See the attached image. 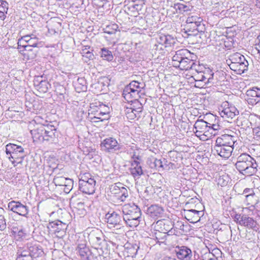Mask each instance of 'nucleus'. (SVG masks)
Here are the masks:
<instances>
[{
	"label": "nucleus",
	"instance_id": "obj_1",
	"mask_svg": "<svg viewBox=\"0 0 260 260\" xmlns=\"http://www.w3.org/2000/svg\"><path fill=\"white\" fill-rule=\"evenodd\" d=\"M123 219L130 227L137 226L140 223L141 216L140 209L134 203L126 204L122 207Z\"/></svg>",
	"mask_w": 260,
	"mask_h": 260
},
{
	"label": "nucleus",
	"instance_id": "obj_2",
	"mask_svg": "<svg viewBox=\"0 0 260 260\" xmlns=\"http://www.w3.org/2000/svg\"><path fill=\"white\" fill-rule=\"evenodd\" d=\"M235 166L240 173L250 176L255 172L257 165L249 155L242 153L237 157Z\"/></svg>",
	"mask_w": 260,
	"mask_h": 260
},
{
	"label": "nucleus",
	"instance_id": "obj_3",
	"mask_svg": "<svg viewBox=\"0 0 260 260\" xmlns=\"http://www.w3.org/2000/svg\"><path fill=\"white\" fill-rule=\"evenodd\" d=\"M95 184L94 179L89 174H85L79 179V188L84 193L91 194L95 191Z\"/></svg>",
	"mask_w": 260,
	"mask_h": 260
},
{
	"label": "nucleus",
	"instance_id": "obj_4",
	"mask_svg": "<svg viewBox=\"0 0 260 260\" xmlns=\"http://www.w3.org/2000/svg\"><path fill=\"white\" fill-rule=\"evenodd\" d=\"M102 150L111 153H118L122 151L123 146L112 137L104 139L101 143Z\"/></svg>",
	"mask_w": 260,
	"mask_h": 260
},
{
	"label": "nucleus",
	"instance_id": "obj_5",
	"mask_svg": "<svg viewBox=\"0 0 260 260\" xmlns=\"http://www.w3.org/2000/svg\"><path fill=\"white\" fill-rule=\"evenodd\" d=\"M220 116L224 119H233L239 114V111L236 107L228 102H223L219 109Z\"/></svg>",
	"mask_w": 260,
	"mask_h": 260
},
{
	"label": "nucleus",
	"instance_id": "obj_6",
	"mask_svg": "<svg viewBox=\"0 0 260 260\" xmlns=\"http://www.w3.org/2000/svg\"><path fill=\"white\" fill-rule=\"evenodd\" d=\"M88 239L92 246H102L105 243L103 233L99 229H94L90 232Z\"/></svg>",
	"mask_w": 260,
	"mask_h": 260
},
{
	"label": "nucleus",
	"instance_id": "obj_7",
	"mask_svg": "<svg viewBox=\"0 0 260 260\" xmlns=\"http://www.w3.org/2000/svg\"><path fill=\"white\" fill-rule=\"evenodd\" d=\"M237 141V137L236 135L224 134L216 139L215 144L220 146L221 145H228L234 147V145Z\"/></svg>",
	"mask_w": 260,
	"mask_h": 260
},
{
	"label": "nucleus",
	"instance_id": "obj_8",
	"mask_svg": "<svg viewBox=\"0 0 260 260\" xmlns=\"http://www.w3.org/2000/svg\"><path fill=\"white\" fill-rule=\"evenodd\" d=\"M246 100L251 105H256L260 102V89L254 87L248 89L246 92Z\"/></svg>",
	"mask_w": 260,
	"mask_h": 260
},
{
	"label": "nucleus",
	"instance_id": "obj_9",
	"mask_svg": "<svg viewBox=\"0 0 260 260\" xmlns=\"http://www.w3.org/2000/svg\"><path fill=\"white\" fill-rule=\"evenodd\" d=\"M105 216L109 228L111 229L121 225L122 221L121 216L116 212L113 211L111 213L108 212Z\"/></svg>",
	"mask_w": 260,
	"mask_h": 260
},
{
	"label": "nucleus",
	"instance_id": "obj_10",
	"mask_svg": "<svg viewBox=\"0 0 260 260\" xmlns=\"http://www.w3.org/2000/svg\"><path fill=\"white\" fill-rule=\"evenodd\" d=\"M234 147L230 146L219 145L215 144L214 150L216 153L222 157L228 158L230 157L233 151Z\"/></svg>",
	"mask_w": 260,
	"mask_h": 260
},
{
	"label": "nucleus",
	"instance_id": "obj_11",
	"mask_svg": "<svg viewBox=\"0 0 260 260\" xmlns=\"http://www.w3.org/2000/svg\"><path fill=\"white\" fill-rule=\"evenodd\" d=\"M8 209L12 212V214H10V220L8 222V225L11 228L12 233L15 235L16 231L15 230L16 229V223L15 222V219H14L15 214L16 213V202L15 201H11L8 204Z\"/></svg>",
	"mask_w": 260,
	"mask_h": 260
},
{
	"label": "nucleus",
	"instance_id": "obj_12",
	"mask_svg": "<svg viewBox=\"0 0 260 260\" xmlns=\"http://www.w3.org/2000/svg\"><path fill=\"white\" fill-rule=\"evenodd\" d=\"M202 211L194 209L184 210L185 218L190 223H194L200 221Z\"/></svg>",
	"mask_w": 260,
	"mask_h": 260
},
{
	"label": "nucleus",
	"instance_id": "obj_13",
	"mask_svg": "<svg viewBox=\"0 0 260 260\" xmlns=\"http://www.w3.org/2000/svg\"><path fill=\"white\" fill-rule=\"evenodd\" d=\"M201 24L196 23H186V33H187L188 36H197L199 35L200 37L201 38V36L205 35L204 31L200 29Z\"/></svg>",
	"mask_w": 260,
	"mask_h": 260
},
{
	"label": "nucleus",
	"instance_id": "obj_14",
	"mask_svg": "<svg viewBox=\"0 0 260 260\" xmlns=\"http://www.w3.org/2000/svg\"><path fill=\"white\" fill-rule=\"evenodd\" d=\"M175 251L177 257L181 260H190L192 257L191 250L186 246L176 247Z\"/></svg>",
	"mask_w": 260,
	"mask_h": 260
},
{
	"label": "nucleus",
	"instance_id": "obj_15",
	"mask_svg": "<svg viewBox=\"0 0 260 260\" xmlns=\"http://www.w3.org/2000/svg\"><path fill=\"white\" fill-rule=\"evenodd\" d=\"M191 56L190 52L187 49H180L177 51L172 57V64L177 68L184 56Z\"/></svg>",
	"mask_w": 260,
	"mask_h": 260
},
{
	"label": "nucleus",
	"instance_id": "obj_16",
	"mask_svg": "<svg viewBox=\"0 0 260 260\" xmlns=\"http://www.w3.org/2000/svg\"><path fill=\"white\" fill-rule=\"evenodd\" d=\"M96 107L99 108V110H101L103 112V116L104 117H102V120H108L109 118V113H110V108L109 107L104 105L102 103H101L100 102H95V103H92L90 104V109L89 110L90 111L91 114H93L94 112L93 107Z\"/></svg>",
	"mask_w": 260,
	"mask_h": 260
},
{
	"label": "nucleus",
	"instance_id": "obj_17",
	"mask_svg": "<svg viewBox=\"0 0 260 260\" xmlns=\"http://www.w3.org/2000/svg\"><path fill=\"white\" fill-rule=\"evenodd\" d=\"M196 65L194 62V59L191 56H184L180 62V65L177 68L182 70H188L193 69Z\"/></svg>",
	"mask_w": 260,
	"mask_h": 260
},
{
	"label": "nucleus",
	"instance_id": "obj_18",
	"mask_svg": "<svg viewBox=\"0 0 260 260\" xmlns=\"http://www.w3.org/2000/svg\"><path fill=\"white\" fill-rule=\"evenodd\" d=\"M46 126L41 125L39 127L30 131L34 141L44 142V135L45 134Z\"/></svg>",
	"mask_w": 260,
	"mask_h": 260
},
{
	"label": "nucleus",
	"instance_id": "obj_19",
	"mask_svg": "<svg viewBox=\"0 0 260 260\" xmlns=\"http://www.w3.org/2000/svg\"><path fill=\"white\" fill-rule=\"evenodd\" d=\"M29 238L28 233L24 229L19 230L17 233V242L22 243L23 247H20L19 249L26 250L27 247L25 246L26 242Z\"/></svg>",
	"mask_w": 260,
	"mask_h": 260
},
{
	"label": "nucleus",
	"instance_id": "obj_20",
	"mask_svg": "<svg viewBox=\"0 0 260 260\" xmlns=\"http://www.w3.org/2000/svg\"><path fill=\"white\" fill-rule=\"evenodd\" d=\"M163 212V208L157 205H152L147 210V214L152 218L160 217Z\"/></svg>",
	"mask_w": 260,
	"mask_h": 260
},
{
	"label": "nucleus",
	"instance_id": "obj_21",
	"mask_svg": "<svg viewBox=\"0 0 260 260\" xmlns=\"http://www.w3.org/2000/svg\"><path fill=\"white\" fill-rule=\"evenodd\" d=\"M16 145L15 144L11 143L7 144L6 146V152L7 157L12 163L14 164V166H15L14 164L15 162V159L16 158Z\"/></svg>",
	"mask_w": 260,
	"mask_h": 260
},
{
	"label": "nucleus",
	"instance_id": "obj_22",
	"mask_svg": "<svg viewBox=\"0 0 260 260\" xmlns=\"http://www.w3.org/2000/svg\"><path fill=\"white\" fill-rule=\"evenodd\" d=\"M140 90L138 89H131L127 92H125V90L123 91V96L127 102H133V100H137L140 97L139 92Z\"/></svg>",
	"mask_w": 260,
	"mask_h": 260
},
{
	"label": "nucleus",
	"instance_id": "obj_23",
	"mask_svg": "<svg viewBox=\"0 0 260 260\" xmlns=\"http://www.w3.org/2000/svg\"><path fill=\"white\" fill-rule=\"evenodd\" d=\"M131 168L130 169L131 174L134 178H139L143 173L142 167L140 162L137 160H134L131 165Z\"/></svg>",
	"mask_w": 260,
	"mask_h": 260
},
{
	"label": "nucleus",
	"instance_id": "obj_24",
	"mask_svg": "<svg viewBox=\"0 0 260 260\" xmlns=\"http://www.w3.org/2000/svg\"><path fill=\"white\" fill-rule=\"evenodd\" d=\"M76 250L83 260H89V254L91 252L84 243L78 244Z\"/></svg>",
	"mask_w": 260,
	"mask_h": 260
},
{
	"label": "nucleus",
	"instance_id": "obj_25",
	"mask_svg": "<svg viewBox=\"0 0 260 260\" xmlns=\"http://www.w3.org/2000/svg\"><path fill=\"white\" fill-rule=\"evenodd\" d=\"M194 128L196 129V136H198V134H200L202 133H206V129L208 128V122L200 119L196 121L194 124Z\"/></svg>",
	"mask_w": 260,
	"mask_h": 260
},
{
	"label": "nucleus",
	"instance_id": "obj_26",
	"mask_svg": "<svg viewBox=\"0 0 260 260\" xmlns=\"http://www.w3.org/2000/svg\"><path fill=\"white\" fill-rule=\"evenodd\" d=\"M240 225L249 229H254L256 228V221L250 217H247L246 215H243V218L240 221Z\"/></svg>",
	"mask_w": 260,
	"mask_h": 260
},
{
	"label": "nucleus",
	"instance_id": "obj_27",
	"mask_svg": "<svg viewBox=\"0 0 260 260\" xmlns=\"http://www.w3.org/2000/svg\"><path fill=\"white\" fill-rule=\"evenodd\" d=\"M67 226L65 223L59 220L49 222L47 225V228L48 229H54V230L53 231L55 233H58L61 231H64V230H66Z\"/></svg>",
	"mask_w": 260,
	"mask_h": 260
},
{
	"label": "nucleus",
	"instance_id": "obj_28",
	"mask_svg": "<svg viewBox=\"0 0 260 260\" xmlns=\"http://www.w3.org/2000/svg\"><path fill=\"white\" fill-rule=\"evenodd\" d=\"M230 68L232 70L238 72L239 74L244 73L248 70V62L246 60L241 63L239 64H230Z\"/></svg>",
	"mask_w": 260,
	"mask_h": 260
},
{
	"label": "nucleus",
	"instance_id": "obj_29",
	"mask_svg": "<svg viewBox=\"0 0 260 260\" xmlns=\"http://www.w3.org/2000/svg\"><path fill=\"white\" fill-rule=\"evenodd\" d=\"M55 130L53 125L46 126L45 134L44 135V141L52 142L54 140L55 138Z\"/></svg>",
	"mask_w": 260,
	"mask_h": 260
},
{
	"label": "nucleus",
	"instance_id": "obj_30",
	"mask_svg": "<svg viewBox=\"0 0 260 260\" xmlns=\"http://www.w3.org/2000/svg\"><path fill=\"white\" fill-rule=\"evenodd\" d=\"M93 248L91 253H92L96 257L98 256H103L106 258L109 254V250L107 248L104 250L102 246H92Z\"/></svg>",
	"mask_w": 260,
	"mask_h": 260
},
{
	"label": "nucleus",
	"instance_id": "obj_31",
	"mask_svg": "<svg viewBox=\"0 0 260 260\" xmlns=\"http://www.w3.org/2000/svg\"><path fill=\"white\" fill-rule=\"evenodd\" d=\"M174 8L179 13H183L185 12L191 11L193 7L189 3H178L174 5Z\"/></svg>",
	"mask_w": 260,
	"mask_h": 260
},
{
	"label": "nucleus",
	"instance_id": "obj_32",
	"mask_svg": "<svg viewBox=\"0 0 260 260\" xmlns=\"http://www.w3.org/2000/svg\"><path fill=\"white\" fill-rule=\"evenodd\" d=\"M229 60L230 64H239L246 61L245 57L239 53H234L230 55Z\"/></svg>",
	"mask_w": 260,
	"mask_h": 260
},
{
	"label": "nucleus",
	"instance_id": "obj_33",
	"mask_svg": "<svg viewBox=\"0 0 260 260\" xmlns=\"http://www.w3.org/2000/svg\"><path fill=\"white\" fill-rule=\"evenodd\" d=\"M158 225H163L164 228L161 229V231L164 233H167L170 231V230L172 229V222L169 220H159L157 222Z\"/></svg>",
	"mask_w": 260,
	"mask_h": 260
},
{
	"label": "nucleus",
	"instance_id": "obj_34",
	"mask_svg": "<svg viewBox=\"0 0 260 260\" xmlns=\"http://www.w3.org/2000/svg\"><path fill=\"white\" fill-rule=\"evenodd\" d=\"M101 56L103 59L108 61H110L113 59V56L111 51L106 48H103L101 49Z\"/></svg>",
	"mask_w": 260,
	"mask_h": 260
},
{
	"label": "nucleus",
	"instance_id": "obj_35",
	"mask_svg": "<svg viewBox=\"0 0 260 260\" xmlns=\"http://www.w3.org/2000/svg\"><path fill=\"white\" fill-rule=\"evenodd\" d=\"M28 213V210L26 206L22 205L21 203L17 202V214L26 217ZM25 221H27V218H25Z\"/></svg>",
	"mask_w": 260,
	"mask_h": 260
},
{
	"label": "nucleus",
	"instance_id": "obj_36",
	"mask_svg": "<svg viewBox=\"0 0 260 260\" xmlns=\"http://www.w3.org/2000/svg\"><path fill=\"white\" fill-rule=\"evenodd\" d=\"M245 201L247 205H251L252 208H254L253 205L257 203V197L255 193L252 195H245Z\"/></svg>",
	"mask_w": 260,
	"mask_h": 260
},
{
	"label": "nucleus",
	"instance_id": "obj_37",
	"mask_svg": "<svg viewBox=\"0 0 260 260\" xmlns=\"http://www.w3.org/2000/svg\"><path fill=\"white\" fill-rule=\"evenodd\" d=\"M122 184L118 182L112 185L110 187V192L114 194L119 195L120 194V190Z\"/></svg>",
	"mask_w": 260,
	"mask_h": 260
},
{
	"label": "nucleus",
	"instance_id": "obj_38",
	"mask_svg": "<svg viewBox=\"0 0 260 260\" xmlns=\"http://www.w3.org/2000/svg\"><path fill=\"white\" fill-rule=\"evenodd\" d=\"M30 259L29 252L24 250L20 251L19 249H17V260H28Z\"/></svg>",
	"mask_w": 260,
	"mask_h": 260
},
{
	"label": "nucleus",
	"instance_id": "obj_39",
	"mask_svg": "<svg viewBox=\"0 0 260 260\" xmlns=\"http://www.w3.org/2000/svg\"><path fill=\"white\" fill-rule=\"evenodd\" d=\"M69 179L63 176H56L53 179V182L56 186H63Z\"/></svg>",
	"mask_w": 260,
	"mask_h": 260
},
{
	"label": "nucleus",
	"instance_id": "obj_40",
	"mask_svg": "<svg viewBox=\"0 0 260 260\" xmlns=\"http://www.w3.org/2000/svg\"><path fill=\"white\" fill-rule=\"evenodd\" d=\"M87 48H85L82 50V56L83 60L84 62H87L89 60L93 59V54L89 51L87 50Z\"/></svg>",
	"mask_w": 260,
	"mask_h": 260
},
{
	"label": "nucleus",
	"instance_id": "obj_41",
	"mask_svg": "<svg viewBox=\"0 0 260 260\" xmlns=\"http://www.w3.org/2000/svg\"><path fill=\"white\" fill-rule=\"evenodd\" d=\"M165 41V47H169L174 45L176 43L177 39L171 35H166Z\"/></svg>",
	"mask_w": 260,
	"mask_h": 260
},
{
	"label": "nucleus",
	"instance_id": "obj_42",
	"mask_svg": "<svg viewBox=\"0 0 260 260\" xmlns=\"http://www.w3.org/2000/svg\"><path fill=\"white\" fill-rule=\"evenodd\" d=\"M203 19L196 15H192L188 17L186 20V23H197L201 24Z\"/></svg>",
	"mask_w": 260,
	"mask_h": 260
},
{
	"label": "nucleus",
	"instance_id": "obj_43",
	"mask_svg": "<svg viewBox=\"0 0 260 260\" xmlns=\"http://www.w3.org/2000/svg\"><path fill=\"white\" fill-rule=\"evenodd\" d=\"M140 84V83L138 81H133L124 88V90H125V92H127L128 90L131 89L138 90L141 88Z\"/></svg>",
	"mask_w": 260,
	"mask_h": 260
},
{
	"label": "nucleus",
	"instance_id": "obj_44",
	"mask_svg": "<svg viewBox=\"0 0 260 260\" xmlns=\"http://www.w3.org/2000/svg\"><path fill=\"white\" fill-rule=\"evenodd\" d=\"M17 152L19 153L17 154V165L22 162V159L26 156V153H24V149L21 146L17 145Z\"/></svg>",
	"mask_w": 260,
	"mask_h": 260
},
{
	"label": "nucleus",
	"instance_id": "obj_45",
	"mask_svg": "<svg viewBox=\"0 0 260 260\" xmlns=\"http://www.w3.org/2000/svg\"><path fill=\"white\" fill-rule=\"evenodd\" d=\"M96 112L95 113H94V115L93 117H91V119L93 122H98V121H103L105 120H102V117H104V116H103V112L101 110H96V111H94L93 113Z\"/></svg>",
	"mask_w": 260,
	"mask_h": 260
},
{
	"label": "nucleus",
	"instance_id": "obj_46",
	"mask_svg": "<svg viewBox=\"0 0 260 260\" xmlns=\"http://www.w3.org/2000/svg\"><path fill=\"white\" fill-rule=\"evenodd\" d=\"M5 210L0 208V230H4L6 227V223L4 217Z\"/></svg>",
	"mask_w": 260,
	"mask_h": 260
},
{
	"label": "nucleus",
	"instance_id": "obj_47",
	"mask_svg": "<svg viewBox=\"0 0 260 260\" xmlns=\"http://www.w3.org/2000/svg\"><path fill=\"white\" fill-rule=\"evenodd\" d=\"M128 197V191L127 189L123 186H121L120 190V194L119 195V199L121 202L125 201L126 199Z\"/></svg>",
	"mask_w": 260,
	"mask_h": 260
},
{
	"label": "nucleus",
	"instance_id": "obj_48",
	"mask_svg": "<svg viewBox=\"0 0 260 260\" xmlns=\"http://www.w3.org/2000/svg\"><path fill=\"white\" fill-rule=\"evenodd\" d=\"M73 183L74 182L72 179H69V180H67V182H66V184L63 186L64 187L63 189L66 193H69L72 189Z\"/></svg>",
	"mask_w": 260,
	"mask_h": 260
},
{
	"label": "nucleus",
	"instance_id": "obj_49",
	"mask_svg": "<svg viewBox=\"0 0 260 260\" xmlns=\"http://www.w3.org/2000/svg\"><path fill=\"white\" fill-rule=\"evenodd\" d=\"M150 167L151 168L159 170L160 169L163 168L162 162L160 159L155 158L151 163Z\"/></svg>",
	"mask_w": 260,
	"mask_h": 260
},
{
	"label": "nucleus",
	"instance_id": "obj_50",
	"mask_svg": "<svg viewBox=\"0 0 260 260\" xmlns=\"http://www.w3.org/2000/svg\"><path fill=\"white\" fill-rule=\"evenodd\" d=\"M29 36H25L22 37H21V39H19L18 42H17V49L19 50V52H21V50H20V48L19 47V46H21V42L24 40L25 43H28V45H30L31 41L32 40V38H29Z\"/></svg>",
	"mask_w": 260,
	"mask_h": 260
},
{
	"label": "nucleus",
	"instance_id": "obj_51",
	"mask_svg": "<svg viewBox=\"0 0 260 260\" xmlns=\"http://www.w3.org/2000/svg\"><path fill=\"white\" fill-rule=\"evenodd\" d=\"M166 35L164 34H159L158 35L156 38V41L157 43L161 46H164L165 47V43H166Z\"/></svg>",
	"mask_w": 260,
	"mask_h": 260
},
{
	"label": "nucleus",
	"instance_id": "obj_52",
	"mask_svg": "<svg viewBox=\"0 0 260 260\" xmlns=\"http://www.w3.org/2000/svg\"><path fill=\"white\" fill-rule=\"evenodd\" d=\"M125 114L127 117L130 119H134L137 117V114L133 111L132 107L127 108Z\"/></svg>",
	"mask_w": 260,
	"mask_h": 260
},
{
	"label": "nucleus",
	"instance_id": "obj_53",
	"mask_svg": "<svg viewBox=\"0 0 260 260\" xmlns=\"http://www.w3.org/2000/svg\"><path fill=\"white\" fill-rule=\"evenodd\" d=\"M136 104L138 105V106L137 107L136 106L134 105L132 107V109H133V111L135 113H136L137 117V116L139 117L140 116V114L142 111L143 107H142L141 104L139 103V102H137Z\"/></svg>",
	"mask_w": 260,
	"mask_h": 260
},
{
	"label": "nucleus",
	"instance_id": "obj_54",
	"mask_svg": "<svg viewBox=\"0 0 260 260\" xmlns=\"http://www.w3.org/2000/svg\"><path fill=\"white\" fill-rule=\"evenodd\" d=\"M143 6L144 3L142 1H139L137 3L133 5L132 7L138 13L142 10Z\"/></svg>",
	"mask_w": 260,
	"mask_h": 260
},
{
	"label": "nucleus",
	"instance_id": "obj_55",
	"mask_svg": "<svg viewBox=\"0 0 260 260\" xmlns=\"http://www.w3.org/2000/svg\"><path fill=\"white\" fill-rule=\"evenodd\" d=\"M254 208L252 209H250L249 208H244L242 210V215H246L247 217H250V216H252L253 214V210Z\"/></svg>",
	"mask_w": 260,
	"mask_h": 260
},
{
	"label": "nucleus",
	"instance_id": "obj_56",
	"mask_svg": "<svg viewBox=\"0 0 260 260\" xmlns=\"http://www.w3.org/2000/svg\"><path fill=\"white\" fill-rule=\"evenodd\" d=\"M215 255L210 252H206L202 255L203 260H211L214 257Z\"/></svg>",
	"mask_w": 260,
	"mask_h": 260
},
{
	"label": "nucleus",
	"instance_id": "obj_57",
	"mask_svg": "<svg viewBox=\"0 0 260 260\" xmlns=\"http://www.w3.org/2000/svg\"><path fill=\"white\" fill-rule=\"evenodd\" d=\"M219 129V125L216 124H211L208 123V128L207 131L212 130L213 131H217Z\"/></svg>",
	"mask_w": 260,
	"mask_h": 260
},
{
	"label": "nucleus",
	"instance_id": "obj_58",
	"mask_svg": "<svg viewBox=\"0 0 260 260\" xmlns=\"http://www.w3.org/2000/svg\"><path fill=\"white\" fill-rule=\"evenodd\" d=\"M253 193H255L253 189L252 188H246L244 189L243 190V194H245L246 195H252Z\"/></svg>",
	"mask_w": 260,
	"mask_h": 260
},
{
	"label": "nucleus",
	"instance_id": "obj_59",
	"mask_svg": "<svg viewBox=\"0 0 260 260\" xmlns=\"http://www.w3.org/2000/svg\"><path fill=\"white\" fill-rule=\"evenodd\" d=\"M243 218L242 214H236L234 216L235 221L238 224H240V221Z\"/></svg>",
	"mask_w": 260,
	"mask_h": 260
},
{
	"label": "nucleus",
	"instance_id": "obj_60",
	"mask_svg": "<svg viewBox=\"0 0 260 260\" xmlns=\"http://www.w3.org/2000/svg\"><path fill=\"white\" fill-rule=\"evenodd\" d=\"M7 10H5V8L0 7V18L2 20L4 19L5 14L7 13Z\"/></svg>",
	"mask_w": 260,
	"mask_h": 260
},
{
	"label": "nucleus",
	"instance_id": "obj_61",
	"mask_svg": "<svg viewBox=\"0 0 260 260\" xmlns=\"http://www.w3.org/2000/svg\"><path fill=\"white\" fill-rule=\"evenodd\" d=\"M255 135L257 138H260V125L253 130Z\"/></svg>",
	"mask_w": 260,
	"mask_h": 260
},
{
	"label": "nucleus",
	"instance_id": "obj_62",
	"mask_svg": "<svg viewBox=\"0 0 260 260\" xmlns=\"http://www.w3.org/2000/svg\"><path fill=\"white\" fill-rule=\"evenodd\" d=\"M176 225L180 230L184 231V225L182 221H177L176 223Z\"/></svg>",
	"mask_w": 260,
	"mask_h": 260
},
{
	"label": "nucleus",
	"instance_id": "obj_63",
	"mask_svg": "<svg viewBox=\"0 0 260 260\" xmlns=\"http://www.w3.org/2000/svg\"><path fill=\"white\" fill-rule=\"evenodd\" d=\"M197 79L199 81H204L205 79H206V77L203 75L202 74H198L197 76H196Z\"/></svg>",
	"mask_w": 260,
	"mask_h": 260
},
{
	"label": "nucleus",
	"instance_id": "obj_64",
	"mask_svg": "<svg viewBox=\"0 0 260 260\" xmlns=\"http://www.w3.org/2000/svg\"><path fill=\"white\" fill-rule=\"evenodd\" d=\"M8 4L7 2L2 0V5L1 6V7H3V8H5V10H8Z\"/></svg>",
	"mask_w": 260,
	"mask_h": 260
}]
</instances>
